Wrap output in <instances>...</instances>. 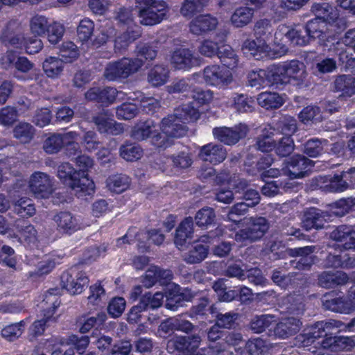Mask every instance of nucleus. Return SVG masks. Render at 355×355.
<instances>
[{"instance_id": "nucleus-1", "label": "nucleus", "mask_w": 355, "mask_h": 355, "mask_svg": "<svg viewBox=\"0 0 355 355\" xmlns=\"http://www.w3.org/2000/svg\"><path fill=\"white\" fill-rule=\"evenodd\" d=\"M200 116L197 109L189 104L175 110L173 114L164 118L160 130L162 137L168 140V146L172 144V139L182 137L187 132L186 123L196 121Z\"/></svg>"}, {"instance_id": "nucleus-2", "label": "nucleus", "mask_w": 355, "mask_h": 355, "mask_svg": "<svg viewBox=\"0 0 355 355\" xmlns=\"http://www.w3.org/2000/svg\"><path fill=\"white\" fill-rule=\"evenodd\" d=\"M307 76L306 66L300 61L293 60L270 67L269 77L276 85H300Z\"/></svg>"}, {"instance_id": "nucleus-3", "label": "nucleus", "mask_w": 355, "mask_h": 355, "mask_svg": "<svg viewBox=\"0 0 355 355\" xmlns=\"http://www.w3.org/2000/svg\"><path fill=\"white\" fill-rule=\"evenodd\" d=\"M343 326H345L347 330L352 331V328L355 326V318L347 324H344L338 320L318 322L306 328L303 334L298 335L296 337V342L301 347H308L315 343L317 339L327 336L328 334H335Z\"/></svg>"}, {"instance_id": "nucleus-4", "label": "nucleus", "mask_w": 355, "mask_h": 355, "mask_svg": "<svg viewBox=\"0 0 355 355\" xmlns=\"http://www.w3.org/2000/svg\"><path fill=\"white\" fill-rule=\"evenodd\" d=\"M58 176L79 197L91 195L94 191L95 185L93 180L87 175H81L80 178V172L69 162H64L58 166Z\"/></svg>"}, {"instance_id": "nucleus-5", "label": "nucleus", "mask_w": 355, "mask_h": 355, "mask_svg": "<svg viewBox=\"0 0 355 355\" xmlns=\"http://www.w3.org/2000/svg\"><path fill=\"white\" fill-rule=\"evenodd\" d=\"M142 65L143 61L140 58H123L119 61L107 64L105 69L104 76L109 80L126 78L137 72Z\"/></svg>"}, {"instance_id": "nucleus-6", "label": "nucleus", "mask_w": 355, "mask_h": 355, "mask_svg": "<svg viewBox=\"0 0 355 355\" xmlns=\"http://www.w3.org/2000/svg\"><path fill=\"white\" fill-rule=\"evenodd\" d=\"M130 136L137 141H144L150 138L155 146L168 147V140L165 141L162 134L158 132L157 123L151 119L137 123L132 129Z\"/></svg>"}, {"instance_id": "nucleus-7", "label": "nucleus", "mask_w": 355, "mask_h": 355, "mask_svg": "<svg viewBox=\"0 0 355 355\" xmlns=\"http://www.w3.org/2000/svg\"><path fill=\"white\" fill-rule=\"evenodd\" d=\"M244 225L247 227L235 234V240L238 242L257 241L261 239L269 228L268 223L263 217L243 218L241 225Z\"/></svg>"}, {"instance_id": "nucleus-8", "label": "nucleus", "mask_w": 355, "mask_h": 355, "mask_svg": "<svg viewBox=\"0 0 355 355\" xmlns=\"http://www.w3.org/2000/svg\"><path fill=\"white\" fill-rule=\"evenodd\" d=\"M202 75L207 85L218 89L227 87L234 80L232 70L223 65H209L204 69Z\"/></svg>"}, {"instance_id": "nucleus-9", "label": "nucleus", "mask_w": 355, "mask_h": 355, "mask_svg": "<svg viewBox=\"0 0 355 355\" xmlns=\"http://www.w3.org/2000/svg\"><path fill=\"white\" fill-rule=\"evenodd\" d=\"M200 338L198 336H193L191 338L175 336L168 340L167 349L172 353L175 350L180 352V355H204L207 349H198L200 343Z\"/></svg>"}, {"instance_id": "nucleus-10", "label": "nucleus", "mask_w": 355, "mask_h": 355, "mask_svg": "<svg viewBox=\"0 0 355 355\" xmlns=\"http://www.w3.org/2000/svg\"><path fill=\"white\" fill-rule=\"evenodd\" d=\"M355 171V169L350 168L348 171H343L340 175L334 176H318L314 181L318 187L327 192H342L348 188L347 180L348 175Z\"/></svg>"}, {"instance_id": "nucleus-11", "label": "nucleus", "mask_w": 355, "mask_h": 355, "mask_svg": "<svg viewBox=\"0 0 355 355\" xmlns=\"http://www.w3.org/2000/svg\"><path fill=\"white\" fill-rule=\"evenodd\" d=\"M283 37H285L294 46H306L311 41L305 28L302 27L289 28L285 25L279 26L275 33L274 42L279 45Z\"/></svg>"}, {"instance_id": "nucleus-12", "label": "nucleus", "mask_w": 355, "mask_h": 355, "mask_svg": "<svg viewBox=\"0 0 355 355\" xmlns=\"http://www.w3.org/2000/svg\"><path fill=\"white\" fill-rule=\"evenodd\" d=\"M28 187L36 198H47L53 191L52 180L46 173L42 172H35L31 175Z\"/></svg>"}, {"instance_id": "nucleus-13", "label": "nucleus", "mask_w": 355, "mask_h": 355, "mask_svg": "<svg viewBox=\"0 0 355 355\" xmlns=\"http://www.w3.org/2000/svg\"><path fill=\"white\" fill-rule=\"evenodd\" d=\"M167 12L168 8L165 2L156 3L139 9L138 17L141 24L153 26L162 21L166 17Z\"/></svg>"}, {"instance_id": "nucleus-14", "label": "nucleus", "mask_w": 355, "mask_h": 355, "mask_svg": "<svg viewBox=\"0 0 355 355\" xmlns=\"http://www.w3.org/2000/svg\"><path fill=\"white\" fill-rule=\"evenodd\" d=\"M248 130L249 129L246 125L239 124L232 128H215L212 132L216 139L230 146L236 144L240 139L244 138Z\"/></svg>"}, {"instance_id": "nucleus-15", "label": "nucleus", "mask_w": 355, "mask_h": 355, "mask_svg": "<svg viewBox=\"0 0 355 355\" xmlns=\"http://www.w3.org/2000/svg\"><path fill=\"white\" fill-rule=\"evenodd\" d=\"M61 284L70 293L80 294L89 284V279L85 272L71 270L62 273Z\"/></svg>"}, {"instance_id": "nucleus-16", "label": "nucleus", "mask_w": 355, "mask_h": 355, "mask_svg": "<svg viewBox=\"0 0 355 355\" xmlns=\"http://www.w3.org/2000/svg\"><path fill=\"white\" fill-rule=\"evenodd\" d=\"M196 63V58L189 49H178L173 51L170 57V64L177 70L188 71Z\"/></svg>"}, {"instance_id": "nucleus-17", "label": "nucleus", "mask_w": 355, "mask_h": 355, "mask_svg": "<svg viewBox=\"0 0 355 355\" xmlns=\"http://www.w3.org/2000/svg\"><path fill=\"white\" fill-rule=\"evenodd\" d=\"M330 237L337 242L333 245L336 250L341 248L355 250V230H352L350 227L340 226L331 232Z\"/></svg>"}, {"instance_id": "nucleus-18", "label": "nucleus", "mask_w": 355, "mask_h": 355, "mask_svg": "<svg viewBox=\"0 0 355 355\" xmlns=\"http://www.w3.org/2000/svg\"><path fill=\"white\" fill-rule=\"evenodd\" d=\"M58 227L67 233H73L81 230L87 225L84 223L80 216H73L70 212L62 211L54 217Z\"/></svg>"}, {"instance_id": "nucleus-19", "label": "nucleus", "mask_w": 355, "mask_h": 355, "mask_svg": "<svg viewBox=\"0 0 355 355\" xmlns=\"http://www.w3.org/2000/svg\"><path fill=\"white\" fill-rule=\"evenodd\" d=\"M242 50L245 54L252 55L256 60L266 58H272L270 47L267 44L265 40L257 38L256 40H248L244 42Z\"/></svg>"}, {"instance_id": "nucleus-20", "label": "nucleus", "mask_w": 355, "mask_h": 355, "mask_svg": "<svg viewBox=\"0 0 355 355\" xmlns=\"http://www.w3.org/2000/svg\"><path fill=\"white\" fill-rule=\"evenodd\" d=\"M218 25V19L209 15H200L194 17L189 24L190 31L196 35H201L214 30Z\"/></svg>"}, {"instance_id": "nucleus-21", "label": "nucleus", "mask_w": 355, "mask_h": 355, "mask_svg": "<svg viewBox=\"0 0 355 355\" xmlns=\"http://www.w3.org/2000/svg\"><path fill=\"white\" fill-rule=\"evenodd\" d=\"M311 166V161L302 155H295L290 158L286 168L283 169L285 174L291 178H300L304 177L306 171Z\"/></svg>"}, {"instance_id": "nucleus-22", "label": "nucleus", "mask_w": 355, "mask_h": 355, "mask_svg": "<svg viewBox=\"0 0 355 355\" xmlns=\"http://www.w3.org/2000/svg\"><path fill=\"white\" fill-rule=\"evenodd\" d=\"M227 156L226 149L220 144L209 143L201 147L199 157L205 162L218 164L224 161Z\"/></svg>"}, {"instance_id": "nucleus-23", "label": "nucleus", "mask_w": 355, "mask_h": 355, "mask_svg": "<svg viewBox=\"0 0 355 355\" xmlns=\"http://www.w3.org/2000/svg\"><path fill=\"white\" fill-rule=\"evenodd\" d=\"M329 220L330 216L327 212L316 208H310L305 212L302 223L306 230L313 228L322 229Z\"/></svg>"}, {"instance_id": "nucleus-24", "label": "nucleus", "mask_w": 355, "mask_h": 355, "mask_svg": "<svg viewBox=\"0 0 355 355\" xmlns=\"http://www.w3.org/2000/svg\"><path fill=\"white\" fill-rule=\"evenodd\" d=\"M93 121L101 133L119 135L123 130V125L113 120L107 112L99 113L93 118Z\"/></svg>"}, {"instance_id": "nucleus-25", "label": "nucleus", "mask_w": 355, "mask_h": 355, "mask_svg": "<svg viewBox=\"0 0 355 355\" xmlns=\"http://www.w3.org/2000/svg\"><path fill=\"white\" fill-rule=\"evenodd\" d=\"M311 12L324 22L333 24L339 19V12L336 7L328 3H314L311 6Z\"/></svg>"}, {"instance_id": "nucleus-26", "label": "nucleus", "mask_w": 355, "mask_h": 355, "mask_svg": "<svg viewBox=\"0 0 355 355\" xmlns=\"http://www.w3.org/2000/svg\"><path fill=\"white\" fill-rule=\"evenodd\" d=\"M301 321L294 317H290L282 320L274 329L276 337L282 339L287 338L297 333L301 327Z\"/></svg>"}, {"instance_id": "nucleus-27", "label": "nucleus", "mask_w": 355, "mask_h": 355, "mask_svg": "<svg viewBox=\"0 0 355 355\" xmlns=\"http://www.w3.org/2000/svg\"><path fill=\"white\" fill-rule=\"evenodd\" d=\"M349 280L347 275L342 271H324L318 276V284L325 288H331L345 284Z\"/></svg>"}, {"instance_id": "nucleus-28", "label": "nucleus", "mask_w": 355, "mask_h": 355, "mask_svg": "<svg viewBox=\"0 0 355 355\" xmlns=\"http://www.w3.org/2000/svg\"><path fill=\"white\" fill-rule=\"evenodd\" d=\"M16 229L19 232V239L28 244L35 245L38 241V233L34 225L21 220L15 221Z\"/></svg>"}, {"instance_id": "nucleus-29", "label": "nucleus", "mask_w": 355, "mask_h": 355, "mask_svg": "<svg viewBox=\"0 0 355 355\" xmlns=\"http://www.w3.org/2000/svg\"><path fill=\"white\" fill-rule=\"evenodd\" d=\"M193 232V222L191 217L185 218L178 226L175 237V243L179 249H182L188 239L191 238Z\"/></svg>"}, {"instance_id": "nucleus-30", "label": "nucleus", "mask_w": 355, "mask_h": 355, "mask_svg": "<svg viewBox=\"0 0 355 355\" xmlns=\"http://www.w3.org/2000/svg\"><path fill=\"white\" fill-rule=\"evenodd\" d=\"M13 211L21 217H32L36 213L35 204L32 199L21 197L12 202Z\"/></svg>"}, {"instance_id": "nucleus-31", "label": "nucleus", "mask_w": 355, "mask_h": 355, "mask_svg": "<svg viewBox=\"0 0 355 355\" xmlns=\"http://www.w3.org/2000/svg\"><path fill=\"white\" fill-rule=\"evenodd\" d=\"M12 132L16 139L21 143L28 144L33 139L35 129L29 123L21 121L15 126Z\"/></svg>"}, {"instance_id": "nucleus-32", "label": "nucleus", "mask_w": 355, "mask_h": 355, "mask_svg": "<svg viewBox=\"0 0 355 355\" xmlns=\"http://www.w3.org/2000/svg\"><path fill=\"white\" fill-rule=\"evenodd\" d=\"M335 89L342 92L343 96H352L355 94V77L341 75L334 81Z\"/></svg>"}, {"instance_id": "nucleus-33", "label": "nucleus", "mask_w": 355, "mask_h": 355, "mask_svg": "<svg viewBox=\"0 0 355 355\" xmlns=\"http://www.w3.org/2000/svg\"><path fill=\"white\" fill-rule=\"evenodd\" d=\"M130 184L129 177L123 174H114L108 177L106 185L108 189L114 193H120L128 189Z\"/></svg>"}, {"instance_id": "nucleus-34", "label": "nucleus", "mask_w": 355, "mask_h": 355, "mask_svg": "<svg viewBox=\"0 0 355 355\" xmlns=\"http://www.w3.org/2000/svg\"><path fill=\"white\" fill-rule=\"evenodd\" d=\"M257 100L260 106L267 110L279 108L284 104L282 96L275 92H262Z\"/></svg>"}, {"instance_id": "nucleus-35", "label": "nucleus", "mask_w": 355, "mask_h": 355, "mask_svg": "<svg viewBox=\"0 0 355 355\" xmlns=\"http://www.w3.org/2000/svg\"><path fill=\"white\" fill-rule=\"evenodd\" d=\"M218 57L223 65L230 70H233L238 65V56L229 45L220 44Z\"/></svg>"}, {"instance_id": "nucleus-36", "label": "nucleus", "mask_w": 355, "mask_h": 355, "mask_svg": "<svg viewBox=\"0 0 355 355\" xmlns=\"http://www.w3.org/2000/svg\"><path fill=\"white\" fill-rule=\"evenodd\" d=\"M165 296L166 298V307L171 311H176L179 306L178 303L182 299L180 286L173 283L168 284L165 288Z\"/></svg>"}, {"instance_id": "nucleus-37", "label": "nucleus", "mask_w": 355, "mask_h": 355, "mask_svg": "<svg viewBox=\"0 0 355 355\" xmlns=\"http://www.w3.org/2000/svg\"><path fill=\"white\" fill-rule=\"evenodd\" d=\"M43 69L48 77H59L64 69V61L61 58L49 57L43 62Z\"/></svg>"}, {"instance_id": "nucleus-38", "label": "nucleus", "mask_w": 355, "mask_h": 355, "mask_svg": "<svg viewBox=\"0 0 355 355\" xmlns=\"http://www.w3.org/2000/svg\"><path fill=\"white\" fill-rule=\"evenodd\" d=\"M249 207L247 202H242L236 203L230 207L227 218L234 225V227H232V230L241 226L243 218H241V217L247 213Z\"/></svg>"}, {"instance_id": "nucleus-39", "label": "nucleus", "mask_w": 355, "mask_h": 355, "mask_svg": "<svg viewBox=\"0 0 355 355\" xmlns=\"http://www.w3.org/2000/svg\"><path fill=\"white\" fill-rule=\"evenodd\" d=\"M254 10L249 7H240L235 10L231 17L232 23L236 27H243L252 19Z\"/></svg>"}, {"instance_id": "nucleus-40", "label": "nucleus", "mask_w": 355, "mask_h": 355, "mask_svg": "<svg viewBox=\"0 0 355 355\" xmlns=\"http://www.w3.org/2000/svg\"><path fill=\"white\" fill-rule=\"evenodd\" d=\"M270 71V67L266 71L259 70L258 71H251L248 76L249 85L251 87L257 88L265 87L268 85V83L272 85H276L275 81H272L269 77Z\"/></svg>"}, {"instance_id": "nucleus-41", "label": "nucleus", "mask_w": 355, "mask_h": 355, "mask_svg": "<svg viewBox=\"0 0 355 355\" xmlns=\"http://www.w3.org/2000/svg\"><path fill=\"white\" fill-rule=\"evenodd\" d=\"M275 131L271 128H269V130L265 129L263 133L257 139V148L262 152H269L275 149Z\"/></svg>"}, {"instance_id": "nucleus-42", "label": "nucleus", "mask_w": 355, "mask_h": 355, "mask_svg": "<svg viewBox=\"0 0 355 355\" xmlns=\"http://www.w3.org/2000/svg\"><path fill=\"white\" fill-rule=\"evenodd\" d=\"M61 140H62V147L66 148V150L69 155H75L80 150V145L78 140L80 135L75 131H69L64 133H60Z\"/></svg>"}, {"instance_id": "nucleus-43", "label": "nucleus", "mask_w": 355, "mask_h": 355, "mask_svg": "<svg viewBox=\"0 0 355 355\" xmlns=\"http://www.w3.org/2000/svg\"><path fill=\"white\" fill-rule=\"evenodd\" d=\"M209 247L202 243H196L189 250L184 260L189 263H197L203 261L208 254Z\"/></svg>"}, {"instance_id": "nucleus-44", "label": "nucleus", "mask_w": 355, "mask_h": 355, "mask_svg": "<svg viewBox=\"0 0 355 355\" xmlns=\"http://www.w3.org/2000/svg\"><path fill=\"white\" fill-rule=\"evenodd\" d=\"M168 70L162 66L156 65L149 72L148 80L153 86L164 85L168 80Z\"/></svg>"}, {"instance_id": "nucleus-45", "label": "nucleus", "mask_w": 355, "mask_h": 355, "mask_svg": "<svg viewBox=\"0 0 355 355\" xmlns=\"http://www.w3.org/2000/svg\"><path fill=\"white\" fill-rule=\"evenodd\" d=\"M62 142L60 133H52L44 141L42 148L47 154H56L63 148Z\"/></svg>"}, {"instance_id": "nucleus-46", "label": "nucleus", "mask_w": 355, "mask_h": 355, "mask_svg": "<svg viewBox=\"0 0 355 355\" xmlns=\"http://www.w3.org/2000/svg\"><path fill=\"white\" fill-rule=\"evenodd\" d=\"M300 121L304 124L316 123L322 120V113L318 106L309 105L304 107L299 114Z\"/></svg>"}, {"instance_id": "nucleus-47", "label": "nucleus", "mask_w": 355, "mask_h": 355, "mask_svg": "<svg viewBox=\"0 0 355 355\" xmlns=\"http://www.w3.org/2000/svg\"><path fill=\"white\" fill-rule=\"evenodd\" d=\"M276 322L272 315H261L254 317L250 322V327L255 333H261Z\"/></svg>"}, {"instance_id": "nucleus-48", "label": "nucleus", "mask_w": 355, "mask_h": 355, "mask_svg": "<svg viewBox=\"0 0 355 355\" xmlns=\"http://www.w3.org/2000/svg\"><path fill=\"white\" fill-rule=\"evenodd\" d=\"M164 296L161 292L155 294L147 293L141 297L139 302L146 311L148 309H155L162 305Z\"/></svg>"}, {"instance_id": "nucleus-49", "label": "nucleus", "mask_w": 355, "mask_h": 355, "mask_svg": "<svg viewBox=\"0 0 355 355\" xmlns=\"http://www.w3.org/2000/svg\"><path fill=\"white\" fill-rule=\"evenodd\" d=\"M48 19L43 15H36L30 21V30L36 36H41L47 31L49 27Z\"/></svg>"}, {"instance_id": "nucleus-50", "label": "nucleus", "mask_w": 355, "mask_h": 355, "mask_svg": "<svg viewBox=\"0 0 355 355\" xmlns=\"http://www.w3.org/2000/svg\"><path fill=\"white\" fill-rule=\"evenodd\" d=\"M304 28L310 40L320 38L326 30V22L315 18L309 21Z\"/></svg>"}, {"instance_id": "nucleus-51", "label": "nucleus", "mask_w": 355, "mask_h": 355, "mask_svg": "<svg viewBox=\"0 0 355 355\" xmlns=\"http://www.w3.org/2000/svg\"><path fill=\"white\" fill-rule=\"evenodd\" d=\"M55 291H57L56 289H51L44 295V298L42 304V307L47 310V314H44V317L49 316L50 318L53 314V312L60 304L59 297L55 293Z\"/></svg>"}, {"instance_id": "nucleus-52", "label": "nucleus", "mask_w": 355, "mask_h": 355, "mask_svg": "<svg viewBox=\"0 0 355 355\" xmlns=\"http://www.w3.org/2000/svg\"><path fill=\"white\" fill-rule=\"evenodd\" d=\"M143 150L138 145L126 144L120 148V155L125 160L133 162L141 158Z\"/></svg>"}, {"instance_id": "nucleus-53", "label": "nucleus", "mask_w": 355, "mask_h": 355, "mask_svg": "<svg viewBox=\"0 0 355 355\" xmlns=\"http://www.w3.org/2000/svg\"><path fill=\"white\" fill-rule=\"evenodd\" d=\"M144 234V233L137 234L135 229H130L123 236L116 240V246L119 248H124L125 244H132L135 240L137 239L139 242L138 244L139 249L146 250L147 248L145 245H143V242L141 241V236Z\"/></svg>"}, {"instance_id": "nucleus-54", "label": "nucleus", "mask_w": 355, "mask_h": 355, "mask_svg": "<svg viewBox=\"0 0 355 355\" xmlns=\"http://www.w3.org/2000/svg\"><path fill=\"white\" fill-rule=\"evenodd\" d=\"M207 2L208 0H185L180 12L184 17H191L194 13L201 10Z\"/></svg>"}, {"instance_id": "nucleus-55", "label": "nucleus", "mask_w": 355, "mask_h": 355, "mask_svg": "<svg viewBox=\"0 0 355 355\" xmlns=\"http://www.w3.org/2000/svg\"><path fill=\"white\" fill-rule=\"evenodd\" d=\"M24 327V321L6 326L1 330V336L9 341L14 340L22 334Z\"/></svg>"}, {"instance_id": "nucleus-56", "label": "nucleus", "mask_w": 355, "mask_h": 355, "mask_svg": "<svg viewBox=\"0 0 355 355\" xmlns=\"http://www.w3.org/2000/svg\"><path fill=\"white\" fill-rule=\"evenodd\" d=\"M314 248L312 246H306L295 250L297 255L300 257L297 261V268L304 269L309 267L313 263V257L311 254L313 253Z\"/></svg>"}, {"instance_id": "nucleus-57", "label": "nucleus", "mask_w": 355, "mask_h": 355, "mask_svg": "<svg viewBox=\"0 0 355 355\" xmlns=\"http://www.w3.org/2000/svg\"><path fill=\"white\" fill-rule=\"evenodd\" d=\"M214 210L211 207H204L200 209L196 215V222L199 227H207L215 220Z\"/></svg>"}, {"instance_id": "nucleus-58", "label": "nucleus", "mask_w": 355, "mask_h": 355, "mask_svg": "<svg viewBox=\"0 0 355 355\" xmlns=\"http://www.w3.org/2000/svg\"><path fill=\"white\" fill-rule=\"evenodd\" d=\"M200 177L203 179L212 178L217 184H230L232 179L230 173L227 171H223L218 175H215V170L212 168H209L200 174Z\"/></svg>"}, {"instance_id": "nucleus-59", "label": "nucleus", "mask_w": 355, "mask_h": 355, "mask_svg": "<svg viewBox=\"0 0 355 355\" xmlns=\"http://www.w3.org/2000/svg\"><path fill=\"white\" fill-rule=\"evenodd\" d=\"M286 302L288 304L287 307L291 313L300 315L304 311V299L301 295H291L286 298Z\"/></svg>"}, {"instance_id": "nucleus-60", "label": "nucleus", "mask_w": 355, "mask_h": 355, "mask_svg": "<svg viewBox=\"0 0 355 355\" xmlns=\"http://www.w3.org/2000/svg\"><path fill=\"white\" fill-rule=\"evenodd\" d=\"M290 183H279V181H272L266 182L264 186L262 187V193L268 197H272L277 193H280V189H283L286 191L291 188Z\"/></svg>"}, {"instance_id": "nucleus-61", "label": "nucleus", "mask_w": 355, "mask_h": 355, "mask_svg": "<svg viewBox=\"0 0 355 355\" xmlns=\"http://www.w3.org/2000/svg\"><path fill=\"white\" fill-rule=\"evenodd\" d=\"M294 141L291 137H283L278 144L275 143V152L280 157H286L290 155L294 150Z\"/></svg>"}, {"instance_id": "nucleus-62", "label": "nucleus", "mask_w": 355, "mask_h": 355, "mask_svg": "<svg viewBox=\"0 0 355 355\" xmlns=\"http://www.w3.org/2000/svg\"><path fill=\"white\" fill-rule=\"evenodd\" d=\"M60 55L64 62H70L78 56L76 46L71 42H64L60 49Z\"/></svg>"}, {"instance_id": "nucleus-63", "label": "nucleus", "mask_w": 355, "mask_h": 355, "mask_svg": "<svg viewBox=\"0 0 355 355\" xmlns=\"http://www.w3.org/2000/svg\"><path fill=\"white\" fill-rule=\"evenodd\" d=\"M138 112L137 107L132 103H123L116 110V116L121 120H130L134 118Z\"/></svg>"}, {"instance_id": "nucleus-64", "label": "nucleus", "mask_w": 355, "mask_h": 355, "mask_svg": "<svg viewBox=\"0 0 355 355\" xmlns=\"http://www.w3.org/2000/svg\"><path fill=\"white\" fill-rule=\"evenodd\" d=\"M94 25L92 20L84 19L80 21L77 28V34L80 40L87 41L92 36Z\"/></svg>"}]
</instances>
